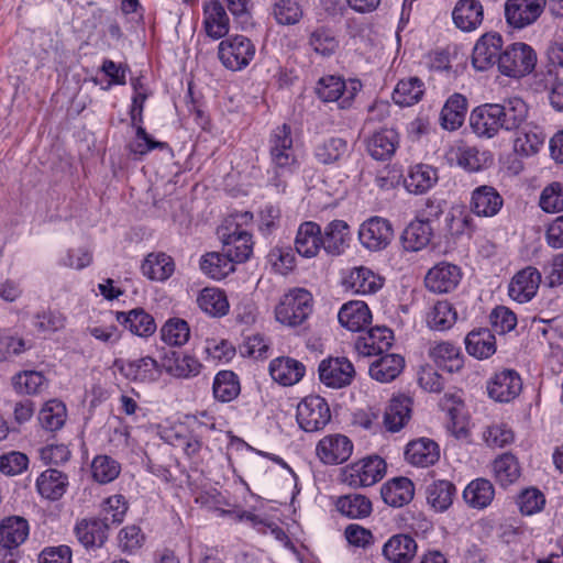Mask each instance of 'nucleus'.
Instances as JSON below:
<instances>
[{"label": "nucleus", "instance_id": "1", "mask_svg": "<svg viewBox=\"0 0 563 563\" xmlns=\"http://www.w3.org/2000/svg\"><path fill=\"white\" fill-rule=\"evenodd\" d=\"M268 152L273 168V176L269 177L268 186L276 194H283L287 187L286 177L299 167L292 131L289 124L278 125L271 132Z\"/></svg>", "mask_w": 563, "mask_h": 563}, {"label": "nucleus", "instance_id": "2", "mask_svg": "<svg viewBox=\"0 0 563 563\" xmlns=\"http://www.w3.org/2000/svg\"><path fill=\"white\" fill-rule=\"evenodd\" d=\"M313 310L312 295L303 288H292L284 294L275 307V319L285 327L302 325Z\"/></svg>", "mask_w": 563, "mask_h": 563}, {"label": "nucleus", "instance_id": "3", "mask_svg": "<svg viewBox=\"0 0 563 563\" xmlns=\"http://www.w3.org/2000/svg\"><path fill=\"white\" fill-rule=\"evenodd\" d=\"M537 65V53L522 42L508 45L498 58L499 71L511 78H522L533 71Z\"/></svg>", "mask_w": 563, "mask_h": 563}, {"label": "nucleus", "instance_id": "4", "mask_svg": "<svg viewBox=\"0 0 563 563\" xmlns=\"http://www.w3.org/2000/svg\"><path fill=\"white\" fill-rule=\"evenodd\" d=\"M361 87L358 80H351L347 85L341 77L329 75L319 79L316 92L322 101H338L341 109H347Z\"/></svg>", "mask_w": 563, "mask_h": 563}, {"label": "nucleus", "instance_id": "5", "mask_svg": "<svg viewBox=\"0 0 563 563\" xmlns=\"http://www.w3.org/2000/svg\"><path fill=\"white\" fill-rule=\"evenodd\" d=\"M218 54L225 68L241 70L254 58L255 46L246 36L235 35L219 44Z\"/></svg>", "mask_w": 563, "mask_h": 563}, {"label": "nucleus", "instance_id": "6", "mask_svg": "<svg viewBox=\"0 0 563 563\" xmlns=\"http://www.w3.org/2000/svg\"><path fill=\"white\" fill-rule=\"evenodd\" d=\"M296 418L300 428L306 432L319 431L331 419L330 407L324 398L310 395L298 404Z\"/></svg>", "mask_w": 563, "mask_h": 563}, {"label": "nucleus", "instance_id": "7", "mask_svg": "<svg viewBox=\"0 0 563 563\" xmlns=\"http://www.w3.org/2000/svg\"><path fill=\"white\" fill-rule=\"evenodd\" d=\"M548 0H507L505 19L509 26L522 30L532 25L543 13Z\"/></svg>", "mask_w": 563, "mask_h": 563}, {"label": "nucleus", "instance_id": "8", "mask_svg": "<svg viewBox=\"0 0 563 563\" xmlns=\"http://www.w3.org/2000/svg\"><path fill=\"white\" fill-rule=\"evenodd\" d=\"M394 238V229L389 220L372 217L364 221L358 230L361 244L369 251L386 249Z\"/></svg>", "mask_w": 563, "mask_h": 563}, {"label": "nucleus", "instance_id": "9", "mask_svg": "<svg viewBox=\"0 0 563 563\" xmlns=\"http://www.w3.org/2000/svg\"><path fill=\"white\" fill-rule=\"evenodd\" d=\"M386 473L385 460H356L344 470V482L353 487H367L380 481Z\"/></svg>", "mask_w": 563, "mask_h": 563}, {"label": "nucleus", "instance_id": "10", "mask_svg": "<svg viewBox=\"0 0 563 563\" xmlns=\"http://www.w3.org/2000/svg\"><path fill=\"white\" fill-rule=\"evenodd\" d=\"M522 390L520 375L510 368L495 373L487 382L488 396L497 402H509Z\"/></svg>", "mask_w": 563, "mask_h": 563}, {"label": "nucleus", "instance_id": "11", "mask_svg": "<svg viewBox=\"0 0 563 563\" xmlns=\"http://www.w3.org/2000/svg\"><path fill=\"white\" fill-rule=\"evenodd\" d=\"M320 380L331 388L349 386L354 376L355 368L346 357H329L319 364Z\"/></svg>", "mask_w": 563, "mask_h": 563}, {"label": "nucleus", "instance_id": "12", "mask_svg": "<svg viewBox=\"0 0 563 563\" xmlns=\"http://www.w3.org/2000/svg\"><path fill=\"white\" fill-rule=\"evenodd\" d=\"M114 367L129 380L152 383L159 378L163 366L155 358L144 356L133 361L115 360Z\"/></svg>", "mask_w": 563, "mask_h": 563}, {"label": "nucleus", "instance_id": "13", "mask_svg": "<svg viewBox=\"0 0 563 563\" xmlns=\"http://www.w3.org/2000/svg\"><path fill=\"white\" fill-rule=\"evenodd\" d=\"M462 278L461 268L448 262H440L431 267L426 277V287L435 294H445L454 290Z\"/></svg>", "mask_w": 563, "mask_h": 563}, {"label": "nucleus", "instance_id": "14", "mask_svg": "<svg viewBox=\"0 0 563 563\" xmlns=\"http://www.w3.org/2000/svg\"><path fill=\"white\" fill-rule=\"evenodd\" d=\"M503 47V37L496 32L485 33L482 35L474 48L472 54L473 66L477 70H487L495 64L498 65V58Z\"/></svg>", "mask_w": 563, "mask_h": 563}, {"label": "nucleus", "instance_id": "15", "mask_svg": "<svg viewBox=\"0 0 563 563\" xmlns=\"http://www.w3.org/2000/svg\"><path fill=\"white\" fill-rule=\"evenodd\" d=\"M495 110L500 119V125L505 131H518L528 126L529 107L519 97L505 99L501 103H495Z\"/></svg>", "mask_w": 563, "mask_h": 563}, {"label": "nucleus", "instance_id": "16", "mask_svg": "<svg viewBox=\"0 0 563 563\" xmlns=\"http://www.w3.org/2000/svg\"><path fill=\"white\" fill-rule=\"evenodd\" d=\"M393 340L394 334L390 329L375 327L357 336L354 349L362 356L382 355L390 349Z\"/></svg>", "mask_w": 563, "mask_h": 563}, {"label": "nucleus", "instance_id": "17", "mask_svg": "<svg viewBox=\"0 0 563 563\" xmlns=\"http://www.w3.org/2000/svg\"><path fill=\"white\" fill-rule=\"evenodd\" d=\"M452 21L460 31L474 32L483 24L484 7L478 0H457L452 10Z\"/></svg>", "mask_w": 563, "mask_h": 563}, {"label": "nucleus", "instance_id": "18", "mask_svg": "<svg viewBox=\"0 0 563 563\" xmlns=\"http://www.w3.org/2000/svg\"><path fill=\"white\" fill-rule=\"evenodd\" d=\"M503 206L504 199L493 186H478L471 194L470 209L478 217H494Z\"/></svg>", "mask_w": 563, "mask_h": 563}, {"label": "nucleus", "instance_id": "19", "mask_svg": "<svg viewBox=\"0 0 563 563\" xmlns=\"http://www.w3.org/2000/svg\"><path fill=\"white\" fill-rule=\"evenodd\" d=\"M541 283L540 272L528 266L518 272L509 284V296L520 302L530 301L537 294Z\"/></svg>", "mask_w": 563, "mask_h": 563}, {"label": "nucleus", "instance_id": "20", "mask_svg": "<svg viewBox=\"0 0 563 563\" xmlns=\"http://www.w3.org/2000/svg\"><path fill=\"white\" fill-rule=\"evenodd\" d=\"M470 124L473 132L481 137H494L503 126L495 110V103H486L475 108L470 115Z\"/></svg>", "mask_w": 563, "mask_h": 563}, {"label": "nucleus", "instance_id": "21", "mask_svg": "<svg viewBox=\"0 0 563 563\" xmlns=\"http://www.w3.org/2000/svg\"><path fill=\"white\" fill-rule=\"evenodd\" d=\"M322 247V231L318 223L312 221L302 222L295 238L296 252L306 258L318 255Z\"/></svg>", "mask_w": 563, "mask_h": 563}, {"label": "nucleus", "instance_id": "22", "mask_svg": "<svg viewBox=\"0 0 563 563\" xmlns=\"http://www.w3.org/2000/svg\"><path fill=\"white\" fill-rule=\"evenodd\" d=\"M428 355L438 367L449 373L459 372L463 367L461 350L451 342H432L428 349Z\"/></svg>", "mask_w": 563, "mask_h": 563}, {"label": "nucleus", "instance_id": "23", "mask_svg": "<svg viewBox=\"0 0 563 563\" xmlns=\"http://www.w3.org/2000/svg\"><path fill=\"white\" fill-rule=\"evenodd\" d=\"M30 533V526L25 518L10 516L0 522V547L16 549L25 542Z\"/></svg>", "mask_w": 563, "mask_h": 563}, {"label": "nucleus", "instance_id": "24", "mask_svg": "<svg viewBox=\"0 0 563 563\" xmlns=\"http://www.w3.org/2000/svg\"><path fill=\"white\" fill-rule=\"evenodd\" d=\"M305 365L291 357H277L269 364L272 378L284 386L297 384L305 375Z\"/></svg>", "mask_w": 563, "mask_h": 563}, {"label": "nucleus", "instance_id": "25", "mask_svg": "<svg viewBox=\"0 0 563 563\" xmlns=\"http://www.w3.org/2000/svg\"><path fill=\"white\" fill-rule=\"evenodd\" d=\"M383 500L395 508L409 504L415 496V486L407 477H395L382 486Z\"/></svg>", "mask_w": 563, "mask_h": 563}, {"label": "nucleus", "instance_id": "26", "mask_svg": "<svg viewBox=\"0 0 563 563\" xmlns=\"http://www.w3.org/2000/svg\"><path fill=\"white\" fill-rule=\"evenodd\" d=\"M342 327L353 332H360L372 321V313L364 301L344 303L338 314Z\"/></svg>", "mask_w": 563, "mask_h": 563}, {"label": "nucleus", "instance_id": "27", "mask_svg": "<svg viewBox=\"0 0 563 563\" xmlns=\"http://www.w3.org/2000/svg\"><path fill=\"white\" fill-rule=\"evenodd\" d=\"M344 286L354 294L371 295L378 291L383 286V280L367 267H354L344 278Z\"/></svg>", "mask_w": 563, "mask_h": 563}, {"label": "nucleus", "instance_id": "28", "mask_svg": "<svg viewBox=\"0 0 563 563\" xmlns=\"http://www.w3.org/2000/svg\"><path fill=\"white\" fill-rule=\"evenodd\" d=\"M417 553V543L408 534H395L383 547L384 556L391 563H409Z\"/></svg>", "mask_w": 563, "mask_h": 563}, {"label": "nucleus", "instance_id": "29", "mask_svg": "<svg viewBox=\"0 0 563 563\" xmlns=\"http://www.w3.org/2000/svg\"><path fill=\"white\" fill-rule=\"evenodd\" d=\"M203 24L208 36L218 40L229 32V16L224 7L218 0H212L203 5Z\"/></svg>", "mask_w": 563, "mask_h": 563}, {"label": "nucleus", "instance_id": "30", "mask_svg": "<svg viewBox=\"0 0 563 563\" xmlns=\"http://www.w3.org/2000/svg\"><path fill=\"white\" fill-rule=\"evenodd\" d=\"M411 399L398 395L390 399L384 413V424L390 432H397L409 421L411 415Z\"/></svg>", "mask_w": 563, "mask_h": 563}, {"label": "nucleus", "instance_id": "31", "mask_svg": "<svg viewBox=\"0 0 563 563\" xmlns=\"http://www.w3.org/2000/svg\"><path fill=\"white\" fill-rule=\"evenodd\" d=\"M108 523L101 519H82L75 527V534L85 548L101 547L107 540Z\"/></svg>", "mask_w": 563, "mask_h": 563}, {"label": "nucleus", "instance_id": "32", "mask_svg": "<svg viewBox=\"0 0 563 563\" xmlns=\"http://www.w3.org/2000/svg\"><path fill=\"white\" fill-rule=\"evenodd\" d=\"M117 321L139 336H150L156 331L154 318L142 308L117 312Z\"/></svg>", "mask_w": 563, "mask_h": 563}, {"label": "nucleus", "instance_id": "33", "mask_svg": "<svg viewBox=\"0 0 563 563\" xmlns=\"http://www.w3.org/2000/svg\"><path fill=\"white\" fill-rule=\"evenodd\" d=\"M432 235L431 225L416 218L405 228L400 240L406 251L418 252L430 243Z\"/></svg>", "mask_w": 563, "mask_h": 563}, {"label": "nucleus", "instance_id": "34", "mask_svg": "<svg viewBox=\"0 0 563 563\" xmlns=\"http://www.w3.org/2000/svg\"><path fill=\"white\" fill-rule=\"evenodd\" d=\"M405 358L399 354H385L374 361L369 368V376L379 383H389L402 372Z\"/></svg>", "mask_w": 563, "mask_h": 563}, {"label": "nucleus", "instance_id": "35", "mask_svg": "<svg viewBox=\"0 0 563 563\" xmlns=\"http://www.w3.org/2000/svg\"><path fill=\"white\" fill-rule=\"evenodd\" d=\"M467 112V99L461 93H453L444 103L440 121L443 129L455 131L462 126Z\"/></svg>", "mask_w": 563, "mask_h": 563}, {"label": "nucleus", "instance_id": "36", "mask_svg": "<svg viewBox=\"0 0 563 563\" xmlns=\"http://www.w3.org/2000/svg\"><path fill=\"white\" fill-rule=\"evenodd\" d=\"M367 152L376 161L389 159L398 145V135L393 129L375 132L367 140Z\"/></svg>", "mask_w": 563, "mask_h": 563}, {"label": "nucleus", "instance_id": "37", "mask_svg": "<svg viewBox=\"0 0 563 563\" xmlns=\"http://www.w3.org/2000/svg\"><path fill=\"white\" fill-rule=\"evenodd\" d=\"M349 235L347 223L343 220H333L327 224L322 233V249L330 255H339L344 251Z\"/></svg>", "mask_w": 563, "mask_h": 563}, {"label": "nucleus", "instance_id": "38", "mask_svg": "<svg viewBox=\"0 0 563 563\" xmlns=\"http://www.w3.org/2000/svg\"><path fill=\"white\" fill-rule=\"evenodd\" d=\"M495 496L493 484L485 478L472 481L463 492L465 503L474 509H485L488 507Z\"/></svg>", "mask_w": 563, "mask_h": 563}, {"label": "nucleus", "instance_id": "39", "mask_svg": "<svg viewBox=\"0 0 563 563\" xmlns=\"http://www.w3.org/2000/svg\"><path fill=\"white\" fill-rule=\"evenodd\" d=\"M162 366L173 376L180 378H188L196 376L200 373V362L188 354H179L170 352V355H165Z\"/></svg>", "mask_w": 563, "mask_h": 563}, {"label": "nucleus", "instance_id": "40", "mask_svg": "<svg viewBox=\"0 0 563 563\" xmlns=\"http://www.w3.org/2000/svg\"><path fill=\"white\" fill-rule=\"evenodd\" d=\"M197 303L203 312L213 318L225 316L230 308L224 291L214 287L203 288L197 297Z\"/></svg>", "mask_w": 563, "mask_h": 563}, {"label": "nucleus", "instance_id": "41", "mask_svg": "<svg viewBox=\"0 0 563 563\" xmlns=\"http://www.w3.org/2000/svg\"><path fill=\"white\" fill-rule=\"evenodd\" d=\"M466 351L470 355L483 360L496 352V340L488 329L471 331L465 338Z\"/></svg>", "mask_w": 563, "mask_h": 563}, {"label": "nucleus", "instance_id": "42", "mask_svg": "<svg viewBox=\"0 0 563 563\" xmlns=\"http://www.w3.org/2000/svg\"><path fill=\"white\" fill-rule=\"evenodd\" d=\"M336 510L349 519H364L373 511L372 501L361 494H349L338 498Z\"/></svg>", "mask_w": 563, "mask_h": 563}, {"label": "nucleus", "instance_id": "43", "mask_svg": "<svg viewBox=\"0 0 563 563\" xmlns=\"http://www.w3.org/2000/svg\"><path fill=\"white\" fill-rule=\"evenodd\" d=\"M428 505L437 512L446 511L453 504L455 486L449 481H437L426 490Z\"/></svg>", "mask_w": 563, "mask_h": 563}, {"label": "nucleus", "instance_id": "44", "mask_svg": "<svg viewBox=\"0 0 563 563\" xmlns=\"http://www.w3.org/2000/svg\"><path fill=\"white\" fill-rule=\"evenodd\" d=\"M36 487L41 496L44 498L57 500L66 492L67 477L57 470H46L37 478Z\"/></svg>", "mask_w": 563, "mask_h": 563}, {"label": "nucleus", "instance_id": "45", "mask_svg": "<svg viewBox=\"0 0 563 563\" xmlns=\"http://www.w3.org/2000/svg\"><path fill=\"white\" fill-rule=\"evenodd\" d=\"M438 180L437 170L424 164H419L410 168L405 186L408 191L416 195L428 191Z\"/></svg>", "mask_w": 563, "mask_h": 563}, {"label": "nucleus", "instance_id": "46", "mask_svg": "<svg viewBox=\"0 0 563 563\" xmlns=\"http://www.w3.org/2000/svg\"><path fill=\"white\" fill-rule=\"evenodd\" d=\"M519 131L521 132L514 142L515 152L523 156L537 154L545 141V134L542 130L537 125L528 123V126Z\"/></svg>", "mask_w": 563, "mask_h": 563}, {"label": "nucleus", "instance_id": "47", "mask_svg": "<svg viewBox=\"0 0 563 563\" xmlns=\"http://www.w3.org/2000/svg\"><path fill=\"white\" fill-rule=\"evenodd\" d=\"M235 260L228 252L208 253L200 262L201 271L213 279H223L234 271Z\"/></svg>", "mask_w": 563, "mask_h": 563}, {"label": "nucleus", "instance_id": "48", "mask_svg": "<svg viewBox=\"0 0 563 563\" xmlns=\"http://www.w3.org/2000/svg\"><path fill=\"white\" fill-rule=\"evenodd\" d=\"M349 152L350 146L346 140L330 137L314 147V157L319 163L330 165L342 159Z\"/></svg>", "mask_w": 563, "mask_h": 563}, {"label": "nucleus", "instance_id": "49", "mask_svg": "<svg viewBox=\"0 0 563 563\" xmlns=\"http://www.w3.org/2000/svg\"><path fill=\"white\" fill-rule=\"evenodd\" d=\"M66 419V405L58 399H51L46 401L38 412V421L41 426L48 431H57L62 429Z\"/></svg>", "mask_w": 563, "mask_h": 563}, {"label": "nucleus", "instance_id": "50", "mask_svg": "<svg viewBox=\"0 0 563 563\" xmlns=\"http://www.w3.org/2000/svg\"><path fill=\"white\" fill-rule=\"evenodd\" d=\"M457 313L453 306L446 301H437L427 313V324L431 330L445 331L456 322Z\"/></svg>", "mask_w": 563, "mask_h": 563}, {"label": "nucleus", "instance_id": "51", "mask_svg": "<svg viewBox=\"0 0 563 563\" xmlns=\"http://www.w3.org/2000/svg\"><path fill=\"white\" fill-rule=\"evenodd\" d=\"M212 390L217 400L230 402L241 391L240 380L232 371H220L214 377Z\"/></svg>", "mask_w": 563, "mask_h": 563}, {"label": "nucleus", "instance_id": "52", "mask_svg": "<svg viewBox=\"0 0 563 563\" xmlns=\"http://www.w3.org/2000/svg\"><path fill=\"white\" fill-rule=\"evenodd\" d=\"M353 444L351 440L342 434L324 437L317 445L319 457H351Z\"/></svg>", "mask_w": 563, "mask_h": 563}, {"label": "nucleus", "instance_id": "53", "mask_svg": "<svg viewBox=\"0 0 563 563\" xmlns=\"http://www.w3.org/2000/svg\"><path fill=\"white\" fill-rule=\"evenodd\" d=\"M423 92V82L417 77H411L397 84L393 92V100L401 107H410L422 98Z\"/></svg>", "mask_w": 563, "mask_h": 563}, {"label": "nucleus", "instance_id": "54", "mask_svg": "<svg viewBox=\"0 0 563 563\" xmlns=\"http://www.w3.org/2000/svg\"><path fill=\"white\" fill-rule=\"evenodd\" d=\"M141 268L150 279L165 280L174 273L175 265L170 256L159 253L147 255Z\"/></svg>", "mask_w": 563, "mask_h": 563}, {"label": "nucleus", "instance_id": "55", "mask_svg": "<svg viewBox=\"0 0 563 563\" xmlns=\"http://www.w3.org/2000/svg\"><path fill=\"white\" fill-rule=\"evenodd\" d=\"M547 505L545 495L537 487H527L517 495L516 506L522 516L540 514Z\"/></svg>", "mask_w": 563, "mask_h": 563}, {"label": "nucleus", "instance_id": "56", "mask_svg": "<svg viewBox=\"0 0 563 563\" xmlns=\"http://www.w3.org/2000/svg\"><path fill=\"white\" fill-rule=\"evenodd\" d=\"M190 338V328L186 320L172 318L161 329V339L170 346H183Z\"/></svg>", "mask_w": 563, "mask_h": 563}, {"label": "nucleus", "instance_id": "57", "mask_svg": "<svg viewBox=\"0 0 563 563\" xmlns=\"http://www.w3.org/2000/svg\"><path fill=\"white\" fill-rule=\"evenodd\" d=\"M448 159L455 162L460 167L468 172H477L482 167L478 150L466 144L452 146L448 152Z\"/></svg>", "mask_w": 563, "mask_h": 563}, {"label": "nucleus", "instance_id": "58", "mask_svg": "<svg viewBox=\"0 0 563 563\" xmlns=\"http://www.w3.org/2000/svg\"><path fill=\"white\" fill-rule=\"evenodd\" d=\"M536 78L534 89L537 91L550 90V103L554 109L563 111V80H556L551 70L547 74L538 73Z\"/></svg>", "mask_w": 563, "mask_h": 563}, {"label": "nucleus", "instance_id": "59", "mask_svg": "<svg viewBox=\"0 0 563 563\" xmlns=\"http://www.w3.org/2000/svg\"><path fill=\"white\" fill-rule=\"evenodd\" d=\"M490 470L496 482L503 487L516 483L522 471L518 460H493Z\"/></svg>", "mask_w": 563, "mask_h": 563}, {"label": "nucleus", "instance_id": "60", "mask_svg": "<svg viewBox=\"0 0 563 563\" xmlns=\"http://www.w3.org/2000/svg\"><path fill=\"white\" fill-rule=\"evenodd\" d=\"M13 386L18 393L35 395L47 386V380L41 372L24 371L13 377Z\"/></svg>", "mask_w": 563, "mask_h": 563}, {"label": "nucleus", "instance_id": "61", "mask_svg": "<svg viewBox=\"0 0 563 563\" xmlns=\"http://www.w3.org/2000/svg\"><path fill=\"white\" fill-rule=\"evenodd\" d=\"M252 219V213L247 211L236 212L229 216L217 230L219 239L224 243L233 236L247 232L243 225L251 222Z\"/></svg>", "mask_w": 563, "mask_h": 563}, {"label": "nucleus", "instance_id": "62", "mask_svg": "<svg viewBox=\"0 0 563 563\" xmlns=\"http://www.w3.org/2000/svg\"><path fill=\"white\" fill-rule=\"evenodd\" d=\"M66 325V317L52 309L38 311L33 317V327L41 333H54Z\"/></svg>", "mask_w": 563, "mask_h": 563}, {"label": "nucleus", "instance_id": "63", "mask_svg": "<svg viewBox=\"0 0 563 563\" xmlns=\"http://www.w3.org/2000/svg\"><path fill=\"white\" fill-rule=\"evenodd\" d=\"M222 244L223 252H228V256L233 257L236 263L247 261L253 251L252 235L249 232L233 236Z\"/></svg>", "mask_w": 563, "mask_h": 563}, {"label": "nucleus", "instance_id": "64", "mask_svg": "<svg viewBox=\"0 0 563 563\" xmlns=\"http://www.w3.org/2000/svg\"><path fill=\"white\" fill-rule=\"evenodd\" d=\"M309 45L317 54L330 56L338 48L339 42L330 30L319 27L311 32Z\"/></svg>", "mask_w": 563, "mask_h": 563}]
</instances>
